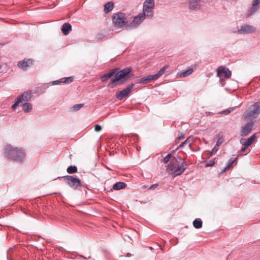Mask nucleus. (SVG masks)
Listing matches in <instances>:
<instances>
[{
  "mask_svg": "<svg viewBox=\"0 0 260 260\" xmlns=\"http://www.w3.org/2000/svg\"><path fill=\"white\" fill-rule=\"evenodd\" d=\"M5 153L7 157L17 162L21 161L24 157V153L22 149L13 148L10 145L6 147Z\"/></svg>",
  "mask_w": 260,
  "mask_h": 260,
  "instance_id": "f03ea898",
  "label": "nucleus"
},
{
  "mask_svg": "<svg viewBox=\"0 0 260 260\" xmlns=\"http://www.w3.org/2000/svg\"><path fill=\"white\" fill-rule=\"evenodd\" d=\"M134 84H131L128 85L124 89L118 91L116 93V97L117 99L121 100L125 97L127 96L129 93L132 91L133 88L134 87Z\"/></svg>",
  "mask_w": 260,
  "mask_h": 260,
  "instance_id": "9d476101",
  "label": "nucleus"
},
{
  "mask_svg": "<svg viewBox=\"0 0 260 260\" xmlns=\"http://www.w3.org/2000/svg\"><path fill=\"white\" fill-rule=\"evenodd\" d=\"M168 68L169 66L166 65L162 68L156 74L153 75L155 80H157L160 76L162 75L165 73V71L168 69Z\"/></svg>",
  "mask_w": 260,
  "mask_h": 260,
  "instance_id": "412c9836",
  "label": "nucleus"
},
{
  "mask_svg": "<svg viewBox=\"0 0 260 260\" xmlns=\"http://www.w3.org/2000/svg\"><path fill=\"white\" fill-rule=\"evenodd\" d=\"M217 146H215L213 149H212V151H211V155L213 153H215V152H217V151L218 150V149L216 148Z\"/></svg>",
  "mask_w": 260,
  "mask_h": 260,
  "instance_id": "e433bc0d",
  "label": "nucleus"
},
{
  "mask_svg": "<svg viewBox=\"0 0 260 260\" xmlns=\"http://www.w3.org/2000/svg\"><path fill=\"white\" fill-rule=\"evenodd\" d=\"M231 76L230 71L224 67H219L217 70V76L220 78V81L223 86V81L224 79L229 78Z\"/></svg>",
  "mask_w": 260,
  "mask_h": 260,
  "instance_id": "0eeeda50",
  "label": "nucleus"
},
{
  "mask_svg": "<svg viewBox=\"0 0 260 260\" xmlns=\"http://www.w3.org/2000/svg\"><path fill=\"white\" fill-rule=\"evenodd\" d=\"M66 182L71 187L77 188L81 186V181L74 176H68L66 178Z\"/></svg>",
  "mask_w": 260,
  "mask_h": 260,
  "instance_id": "9b49d317",
  "label": "nucleus"
},
{
  "mask_svg": "<svg viewBox=\"0 0 260 260\" xmlns=\"http://www.w3.org/2000/svg\"><path fill=\"white\" fill-rule=\"evenodd\" d=\"M193 225L196 229H199L202 226V221L201 219H196L193 221Z\"/></svg>",
  "mask_w": 260,
  "mask_h": 260,
  "instance_id": "b1692460",
  "label": "nucleus"
},
{
  "mask_svg": "<svg viewBox=\"0 0 260 260\" xmlns=\"http://www.w3.org/2000/svg\"><path fill=\"white\" fill-rule=\"evenodd\" d=\"M185 169L186 165L184 162H181L180 164L176 160L168 165L167 171L173 177H175L182 174Z\"/></svg>",
  "mask_w": 260,
  "mask_h": 260,
  "instance_id": "f257e3e1",
  "label": "nucleus"
},
{
  "mask_svg": "<svg viewBox=\"0 0 260 260\" xmlns=\"http://www.w3.org/2000/svg\"><path fill=\"white\" fill-rule=\"evenodd\" d=\"M153 80H156L154 78V75H148L146 77H144L140 80L137 81L136 83L146 84Z\"/></svg>",
  "mask_w": 260,
  "mask_h": 260,
  "instance_id": "f3484780",
  "label": "nucleus"
},
{
  "mask_svg": "<svg viewBox=\"0 0 260 260\" xmlns=\"http://www.w3.org/2000/svg\"><path fill=\"white\" fill-rule=\"evenodd\" d=\"M72 26L70 24L68 23H66L63 24L61 30L63 34L64 35H67L69 34V32L71 30Z\"/></svg>",
  "mask_w": 260,
  "mask_h": 260,
  "instance_id": "6ab92c4d",
  "label": "nucleus"
},
{
  "mask_svg": "<svg viewBox=\"0 0 260 260\" xmlns=\"http://www.w3.org/2000/svg\"><path fill=\"white\" fill-rule=\"evenodd\" d=\"M32 109V105L30 103H25L23 105V110L25 112H29Z\"/></svg>",
  "mask_w": 260,
  "mask_h": 260,
  "instance_id": "cd10ccee",
  "label": "nucleus"
},
{
  "mask_svg": "<svg viewBox=\"0 0 260 260\" xmlns=\"http://www.w3.org/2000/svg\"><path fill=\"white\" fill-rule=\"evenodd\" d=\"M260 4V0H253L252 7L250 10V13L249 15L254 13L258 9V5Z\"/></svg>",
  "mask_w": 260,
  "mask_h": 260,
  "instance_id": "a211bd4d",
  "label": "nucleus"
},
{
  "mask_svg": "<svg viewBox=\"0 0 260 260\" xmlns=\"http://www.w3.org/2000/svg\"><path fill=\"white\" fill-rule=\"evenodd\" d=\"M193 138L190 137H188L185 141L182 142L179 146V148H182L185 145L188 144L189 146H190L192 142H193Z\"/></svg>",
  "mask_w": 260,
  "mask_h": 260,
  "instance_id": "5701e85b",
  "label": "nucleus"
},
{
  "mask_svg": "<svg viewBox=\"0 0 260 260\" xmlns=\"http://www.w3.org/2000/svg\"><path fill=\"white\" fill-rule=\"evenodd\" d=\"M253 125V122L250 121L241 128L240 134L242 136H246L251 132L252 127Z\"/></svg>",
  "mask_w": 260,
  "mask_h": 260,
  "instance_id": "ddd939ff",
  "label": "nucleus"
},
{
  "mask_svg": "<svg viewBox=\"0 0 260 260\" xmlns=\"http://www.w3.org/2000/svg\"><path fill=\"white\" fill-rule=\"evenodd\" d=\"M77 171V168L75 166H70L68 168L67 172L69 174H72L76 173Z\"/></svg>",
  "mask_w": 260,
  "mask_h": 260,
  "instance_id": "7c9ffc66",
  "label": "nucleus"
},
{
  "mask_svg": "<svg viewBox=\"0 0 260 260\" xmlns=\"http://www.w3.org/2000/svg\"><path fill=\"white\" fill-rule=\"evenodd\" d=\"M143 187H144V188H146V187H147V186H145V185H144V186H143Z\"/></svg>",
  "mask_w": 260,
  "mask_h": 260,
  "instance_id": "ea45409f",
  "label": "nucleus"
},
{
  "mask_svg": "<svg viewBox=\"0 0 260 260\" xmlns=\"http://www.w3.org/2000/svg\"><path fill=\"white\" fill-rule=\"evenodd\" d=\"M202 0H190L189 8L191 10H198L201 8V2Z\"/></svg>",
  "mask_w": 260,
  "mask_h": 260,
  "instance_id": "dca6fc26",
  "label": "nucleus"
},
{
  "mask_svg": "<svg viewBox=\"0 0 260 260\" xmlns=\"http://www.w3.org/2000/svg\"><path fill=\"white\" fill-rule=\"evenodd\" d=\"M147 17L144 14L140 13L138 16L135 17L131 25L133 27H136L139 25Z\"/></svg>",
  "mask_w": 260,
  "mask_h": 260,
  "instance_id": "4468645a",
  "label": "nucleus"
},
{
  "mask_svg": "<svg viewBox=\"0 0 260 260\" xmlns=\"http://www.w3.org/2000/svg\"><path fill=\"white\" fill-rule=\"evenodd\" d=\"M84 106L83 104H76L74 106H73L71 109L73 111H77L79 110L80 109H81Z\"/></svg>",
  "mask_w": 260,
  "mask_h": 260,
  "instance_id": "c756f323",
  "label": "nucleus"
},
{
  "mask_svg": "<svg viewBox=\"0 0 260 260\" xmlns=\"http://www.w3.org/2000/svg\"><path fill=\"white\" fill-rule=\"evenodd\" d=\"M235 159H230L229 161L228 165L224 169V170L222 171V173H223L228 170H229L231 167L232 166L234 162L235 161Z\"/></svg>",
  "mask_w": 260,
  "mask_h": 260,
  "instance_id": "c85d7f7f",
  "label": "nucleus"
},
{
  "mask_svg": "<svg viewBox=\"0 0 260 260\" xmlns=\"http://www.w3.org/2000/svg\"><path fill=\"white\" fill-rule=\"evenodd\" d=\"M223 142V139L222 137L219 138L218 140H217V143H216V146H219Z\"/></svg>",
  "mask_w": 260,
  "mask_h": 260,
  "instance_id": "2f4dec72",
  "label": "nucleus"
},
{
  "mask_svg": "<svg viewBox=\"0 0 260 260\" xmlns=\"http://www.w3.org/2000/svg\"><path fill=\"white\" fill-rule=\"evenodd\" d=\"M182 138H183V136H181L178 137V139L179 140H181Z\"/></svg>",
  "mask_w": 260,
  "mask_h": 260,
  "instance_id": "58836bf2",
  "label": "nucleus"
},
{
  "mask_svg": "<svg viewBox=\"0 0 260 260\" xmlns=\"http://www.w3.org/2000/svg\"><path fill=\"white\" fill-rule=\"evenodd\" d=\"M154 8V0H145L143 6V14L147 18H151L153 16V9Z\"/></svg>",
  "mask_w": 260,
  "mask_h": 260,
  "instance_id": "39448f33",
  "label": "nucleus"
},
{
  "mask_svg": "<svg viewBox=\"0 0 260 260\" xmlns=\"http://www.w3.org/2000/svg\"><path fill=\"white\" fill-rule=\"evenodd\" d=\"M215 164L214 160H210L208 162H207L206 165V167H212Z\"/></svg>",
  "mask_w": 260,
  "mask_h": 260,
  "instance_id": "f704fd0d",
  "label": "nucleus"
},
{
  "mask_svg": "<svg viewBox=\"0 0 260 260\" xmlns=\"http://www.w3.org/2000/svg\"><path fill=\"white\" fill-rule=\"evenodd\" d=\"M115 74L114 71H112L107 74H105L101 77V80L102 81H105L109 79H110L111 77H112Z\"/></svg>",
  "mask_w": 260,
  "mask_h": 260,
  "instance_id": "393cba45",
  "label": "nucleus"
},
{
  "mask_svg": "<svg viewBox=\"0 0 260 260\" xmlns=\"http://www.w3.org/2000/svg\"><path fill=\"white\" fill-rule=\"evenodd\" d=\"M113 21L114 24L119 27L125 25L127 23L125 15L122 13H118L114 14L113 17Z\"/></svg>",
  "mask_w": 260,
  "mask_h": 260,
  "instance_id": "423d86ee",
  "label": "nucleus"
},
{
  "mask_svg": "<svg viewBox=\"0 0 260 260\" xmlns=\"http://www.w3.org/2000/svg\"><path fill=\"white\" fill-rule=\"evenodd\" d=\"M113 7V4L112 3H108L105 5L104 10L106 13H108L111 11Z\"/></svg>",
  "mask_w": 260,
  "mask_h": 260,
  "instance_id": "bb28decb",
  "label": "nucleus"
},
{
  "mask_svg": "<svg viewBox=\"0 0 260 260\" xmlns=\"http://www.w3.org/2000/svg\"><path fill=\"white\" fill-rule=\"evenodd\" d=\"M256 30L255 28L251 25H245L241 26L237 32L239 34H247L254 32Z\"/></svg>",
  "mask_w": 260,
  "mask_h": 260,
  "instance_id": "f8f14e48",
  "label": "nucleus"
},
{
  "mask_svg": "<svg viewBox=\"0 0 260 260\" xmlns=\"http://www.w3.org/2000/svg\"><path fill=\"white\" fill-rule=\"evenodd\" d=\"M131 72V69L125 68L118 72L115 76L114 78L109 83L108 86L111 88L118 84L119 82L125 79V77Z\"/></svg>",
  "mask_w": 260,
  "mask_h": 260,
  "instance_id": "7ed1b4c3",
  "label": "nucleus"
},
{
  "mask_svg": "<svg viewBox=\"0 0 260 260\" xmlns=\"http://www.w3.org/2000/svg\"><path fill=\"white\" fill-rule=\"evenodd\" d=\"M32 60L30 59L23 60L18 62V66L21 69L26 70L27 67L30 66L32 64Z\"/></svg>",
  "mask_w": 260,
  "mask_h": 260,
  "instance_id": "2eb2a0df",
  "label": "nucleus"
},
{
  "mask_svg": "<svg viewBox=\"0 0 260 260\" xmlns=\"http://www.w3.org/2000/svg\"><path fill=\"white\" fill-rule=\"evenodd\" d=\"M171 155L170 154H168L164 158V159H163L164 162L167 163L169 161V160L171 158Z\"/></svg>",
  "mask_w": 260,
  "mask_h": 260,
  "instance_id": "473e14b6",
  "label": "nucleus"
},
{
  "mask_svg": "<svg viewBox=\"0 0 260 260\" xmlns=\"http://www.w3.org/2000/svg\"><path fill=\"white\" fill-rule=\"evenodd\" d=\"M73 78L72 77H68L64 79H63L61 80H56L52 82L53 85H56L60 83H71L73 81Z\"/></svg>",
  "mask_w": 260,
  "mask_h": 260,
  "instance_id": "aec40b11",
  "label": "nucleus"
},
{
  "mask_svg": "<svg viewBox=\"0 0 260 260\" xmlns=\"http://www.w3.org/2000/svg\"><path fill=\"white\" fill-rule=\"evenodd\" d=\"M157 186H158L157 184H153L151 186H150V187H149V189H151V190L154 189L157 187Z\"/></svg>",
  "mask_w": 260,
  "mask_h": 260,
  "instance_id": "c9c22d12",
  "label": "nucleus"
},
{
  "mask_svg": "<svg viewBox=\"0 0 260 260\" xmlns=\"http://www.w3.org/2000/svg\"><path fill=\"white\" fill-rule=\"evenodd\" d=\"M126 185L124 183L122 182H117L114 184L113 186V189L114 190H119L125 187Z\"/></svg>",
  "mask_w": 260,
  "mask_h": 260,
  "instance_id": "4be33fe9",
  "label": "nucleus"
},
{
  "mask_svg": "<svg viewBox=\"0 0 260 260\" xmlns=\"http://www.w3.org/2000/svg\"><path fill=\"white\" fill-rule=\"evenodd\" d=\"M30 98L31 94L30 92H24L21 96L17 98L15 102L12 106V108L14 110L17 107L20 106L21 104L30 100Z\"/></svg>",
  "mask_w": 260,
  "mask_h": 260,
  "instance_id": "6e6552de",
  "label": "nucleus"
},
{
  "mask_svg": "<svg viewBox=\"0 0 260 260\" xmlns=\"http://www.w3.org/2000/svg\"><path fill=\"white\" fill-rule=\"evenodd\" d=\"M260 113V103H255L250 107L249 111L245 115V119L246 121L252 120L256 118Z\"/></svg>",
  "mask_w": 260,
  "mask_h": 260,
  "instance_id": "20e7f679",
  "label": "nucleus"
},
{
  "mask_svg": "<svg viewBox=\"0 0 260 260\" xmlns=\"http://www.w3.org/2000/svg\"><path fill=\"white\" fill-rule=\"evenodd\" d=\"M256 139V134H253L248 139L241 138L240 140V142L243 145V147L241 148V152H244L246 149L252 144Z\"/></svg>",
  "mask_w": 260,
  "mask_h": 260,
  "instance_id": "1a4fd4ad",
  "label": "nucleus"
},
{
  "mask_svg": "<svg viewBox=\"0 0 260 260\" xmlns=\"http://www.w3.org/2000/svg\"><path fill=\"white\" fill-rule=\"evenodd\" d=\"M230 111H229V110H224L222 112V113H224L225 114H229V113H230Z\"/></svg>",
  "mask_w": 260,
  "mask_h": 260,
  "instance_id": "4c0bfd02",
  "label": "nucleus"
},
{
  "mask_svg": "<svg viewBox=\"0 0 260 260\" xmlns=\"http://www.w3.org/2000/svg\"><path fill=\"white\" fill-rule=\"evenodd\" d=\"M102 129V126L100 125L96 124L95 125L94 130L95 132H100Z\"/></svg>",
  "mask_w": 260,
  "mask_h": 260,
  "instance_id": "72a5a7b5",
  "label": "nucleus"
},
{
  "mask_svg": "<svg viewBox=\"0 0 260 260\" xmlns=\"http://www.w3.org/2000/svg\"><path fill=\"white\" fill-rule=\"evenodd\" d=\"M193 72V69L190 68L186 71L181 73L179 75H178L180 77H185L189 75H190Z\"/></svg>",
  "mask_w": 260,
  "mask_h": 260,
  "instance_id": "a878e982",
  "label": "nucleus"
}]
</instances>
